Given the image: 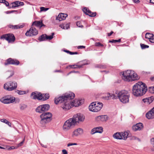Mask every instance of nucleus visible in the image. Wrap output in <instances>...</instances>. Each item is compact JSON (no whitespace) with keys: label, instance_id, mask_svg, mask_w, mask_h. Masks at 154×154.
<instances>
[{"label":"nucleus","instance_id":"obj_1","mask_svg":"<svg viewBox=\"0 0 154 154\" xmlns=\"http://www.w3.org/2000/svg\"><path fill=\"white\" fill-rule=\"evenodd\" d=\"M75 96V94L72 92L66 93L61 96L55 97V103L56 104L59 103H61V106L63 109L68 110L72 107L71 100L73 99Z\"/></svg>","mask_w":154,"mask_h":154},{"label":"nucleus","instance_id":"obj_2","mask_svg":"<svg viewBox=\"0 0 154 154\" xmlns=\"http://www.w3.org/2000/svg\"><path fill=\"white\" fill-rule=\"evenodd\" d=\"M147 90V88L145 84L139 82L133 86L132 94L137 97L141 96L145 94Z\"/></svg>","mask_w":154,"mask_h":154},{"label":"nucleus","instance_id":"obj_3","mask_svg":"<svg viewBox=\"0 0 154 154\" xmlns=\"http://www.w3.org/2000/svg\"><path fill=\"white\" fill-rule=\"evenodd\" d=\"M122 78L125 81L130 82L139 79L137 74L134 71L130 70H127L121 73Z\"/></svg>","mask_w":154,"mask_h":154},{"label":"nucleus","instance_id":"obj_4","mask_svg":"<svg viewBox=\"0 0 154 154\" xmlns=\"http://www.w3.org/2000/svg\"><path fill=\"white\" fill-rule=\"evenodd\" d=\"M115 93L121 102L124 103L128 102L129 94L128 91L125 90L120 91H116Z\"/></svg>","mask_w":154,"mask_h":154},{"label":"nucleus","instance_id":"obj_5","mask_svg":"<svg viewBox=\"0 0 154 154\" xmlns=\"http://www.w3.org/2000/svg\"><path fill=\"white\" fill-rule=\"evenodd\" d=\"M52 114L49 112L42 113L40 116L41 119L40 123L42 126H44L47 123L50 122L51 120Z\"/></svg>","mask_w":154,"mask_h":154},{"label":"nucleus","instance_id":"obj_6","mask_svg":"<svg viewBox=\"0 0 154 154\" xmlns=\"http://www.w3.org/2000/svg\"><path fill=\"white\" fill-rule=\"evenodd\" d=\"M103 106L102 103L98 102H94L92 103L89 106L90 111L94 112H97L100 111Z\"/></svg>","mask_w":154,"mask_h":154},{"label":"nucleus","instance_id":"obj_7","mask_svg":"<svg viewBox=\"0 0 154 154\" xmlns=\"http://www.w3.org/2000/svg\"><path fill=\"white\" fill-rule=\"evenodd\" d=\"M75 125V122L72 118H70L64 122L63 129L64 131H66L73 128Z\"/></svg>","mask_w":154,"mask_h":154},{"label":"nucleus","instance_id":"obj_8","mask_svg":"<svg viewBox=\"0 0 154 154\" xmlns=\"http://www.w3.org/2000/svg\"><path fill=\"white\" fill-rule=\"evenodd\" d=\"M17 84L15 82L10 81L5 83L4 88L5 90L8 91H12L16 88Z\"/></svg>","mask_w":154,"mask_h":154},{"label":"nucleus","instance_id":"obj_9","mask_svg":"<svg viewBox=\"0 0 154 154\" xmlns=\"http://www.w3.org/2000/svg\"><path fill=\"white\" fill-rule=\"evenodd\" d=\"M128 136V132H117L113 135V137L116 139L125 140Z\"/></svg>","mask_w":154,"mask_h":154},{"label":"nucleus","instance_id":"obj_10","mask_svg":"<svg viewBox=\"0 0 154 154\" xmlns=\"http://www.w3.org/2000/svg\"><path fill=\"white\" fill-rule=\"evenodd\" d=\"M0 38L1 39L6 40L9 43L13 42L15 39L14 35L11 33L3 35Z\"/></svg>","mask_w":154,"mask_h":154},{"label":"nucleus","instance_id":"obj_11","mask_svg":"<svg viewBox=\"0 0 154 154\" xmlns=\"http://www.w3.org/2000/svg\"><path fill=\"white\" fill-rule=\"evenodd\" d=\"M14 97L8 96L0 99L1 101L5 104H9L14 102L15 101Z\"/></svg>","mask_w":154,"mask_h":154},{"label":"nucleus","instance_id":"obj_12","mask_svg":"<svg viewBox=\"0 0 154 154\" xmlns=\"http://www.w3.org/2000/svg\"><path fill=\"white\" fill-rule=\"evenodd\" d=\"M72 119L74 120L76 124L77 123H79L80 122L83 121L85 119V117L82 114H78L74 115Z\"/></svg>","mask_w":154,"mask_h":154},{"label":"nucleus","instance_id":"obj_13","mask_svg":"<svg viewBox=\"0 0 154 154\" xmlns=\"http://www.w3.org/2000/svg\"><path fill=\"white\" fill-rule=\"evenodd\" d=\"M38 34V32L35 28L32 27L27 31L25 34L27 36H33L37 35Z\"/></svg>","mask_w":154,"mask_h":154},{"label":"nucleus","instance_id":"obj_14","mask_svg":"<svg viewBox=\"0 0 154 154\" xmlns=\"http://www.w3.org/2000/svg\"><path fill=\"white\" fill-rule=\"evenodd\" d=\"M19 63L20 62L18 60L11 58H9L6 60L4 64L6 66L9 64L18 65Z\"/></svg>","mask_w":154,"mask_h":154},{"label":"nucleus","instance_id":"obj_15","mask_svg":"<svg viewBox=\"0 0 154 154\" xmlns=\"http://www.w3.org/2000/svg\"><path fill=\"white\" fill-rule=\"evenodd\" d=\"M84 132L83 129L80 128H79L75 129L73 131L72 136L74 137H77L83 134Z\"/></svg>","mask_w":154,"mask_h":154},{"label":"nucleus","instance_id":"obj_16","mask_svg":"<svg viewBox=\"0 0 154 154\" xmlns=\"http://www.w3.org/2000/svg\"><path fill=\"white\" fill-rule=\"evenodd\" d=\"M72 106L77 107L82 104L84 103V100L82 99L78 100L75 99L72 101L71 100Z\"/></svg>","mask_w":154,"mask_h":154},{"label":"nucleus","instance_id":"obj_17","mask_svg":"<svg viewBox=\"0 0 154 154\" xmlns=\"http://www.w3.org/2000/svg\"><path fill=\"white\" fill-rule=\"evenodd\" d=\"M41 93L35 91L32 93L31 95V97L32 99H37L38 100L42 99L41 96Z\"/></svg>","mask_w":154,"mask_h":154},{"label":"nucleus","instance_id":"obj_18","mask_svg":"<svg viewBox=\"0 0 154 154\" xmlns=\"http://www.w3.org/2000/svg\"><path fill=\"white\" fill-rule=\"evenodd\" d=\"M83 12L86 14L88 15L89 16L93 17L96 15V12H92L90 10L86 8H84L82 10Z\"/></svg>","mask_w":154,"mask_h":154},{"label":"nucleus","instance_id":"obj_19","mask_svg":"<svg viewBox=\"0 0 154 154\" xmlns=\"http://www.w3.org/2000/svg\"><path fill=\"white\" fill-rule=\"evenodd\" d=\"M103 98L105 100H108L111 98L116 99L117 98V97L114 94L107 93L106 94V96L103 97Z\"/></svg>","mask_w":154,"mask_h":154},{"label":"nucleus","instance_id":"obj_20","mask_svg":"<svg viewBox=\"0 0 154 154\" xmlns=\"http://www.w3.org/2000/svg\"><path fill=\"white\" fill-rule=\"evenodd\" d=\"M146 117L148 119L154 118V107L146 113Z\"/></svg>","mask_w":154,"mask_h":154},{"label":"nucleus","instance_id":"obj_21","mask_svg":"<svg viewBox=\"0 0 154 154\" xmlns=\"http://www.w3.org/2000/svg\"><path fill=\"white\" fill-rule=\"evenodd\" d=\"M143 128V124L142 123H139L137 124L133 127V130L136 131L137 130H140Z\"/></svg>","mask_w":154,"mask_h":154},{"label":"nucleus","instance_id":"obj_22","mask_svg":"<svg viewBox=\"0 0 154 154\" xmlns=\"http://www.w3.org/2000/svg\"><path fill=\"white\" fill-rule=\"evenodd\" d=\"M67 16L68 15L66 14L60 13L59 14L57 17H56V19L59 21L63 20L66 19Z\"/></svg>","mask_w":154,"mask_h":154},{"label":"nucleus","instance_id":"obj_23","mask_svg":"<svg viewBox=\"0 0 154 154\" xmlns=\"http://www.w3.org/2000/svg\"><path fill=\"white\" fill-rule=\"evenodd\" d=\"M24 26V25L23 24L21 25H9V27L12 29H20L23 28Z\"/></svg>","mask_w":154,"mask_h":154},{"label":"nucleus","instance_id":"obj_24","mask_svg":"<svg viewBox=\"0 0 154 154\" xmlns=\"http://www.w3.org/2000/svg\"><path fill=\"white\" fill-rule=\"evenodd\" d=\"M32 25H35L39 27L40 28L42 27L43 26H45L42 22L39 21H35L32 24Z\"/></svg>","mask_w":154,"mask_h":154},{"label":"nucleus","instance_id":"obj_25","mask_svg":"<svg viewBox=\"0 0 154 154\" xmlns=\"http://www.w3.org/2000/svg\"><path fill=\"white\" fill-rule=\"evenodd\" d=\"M18 1H16L11 3L9 5V8H14L18 7Z\"/></svg>","mask_w":154,"mask_h":154},{"label":"nucleus","instance_id":"obj_26","mask_svg":"<svg viewBox=\"0 0 154 154\" xmlns=\"http://www.w3.org/2000/svg\"><path fill=\"white\" fill-rule=\"evenodd\" d=\"M60 26L63 29H68L69 28V23H62L60 25Z\"/></svg>","mask_w":154,"mask_h":154},{"label":"nucleus","instance_id":"obj_27","mask_svg":"<svg viewBox=\"0 0 154 154\" xmlns=\"http://www.w3.org/2000/svg\"><path fill=\"white\" fill-rule=\"evenodd\" d=\"M41 96H42V99L41 100H46L47 99H48L49 97V96L48 94H41Z\"/></svg>","mask_w":154,"mask_h":154},{"label":"nucleus","instance_id":"obj_28","mask_svg":"<svg viewBox=\"0 0 154 154\" xmlns=\"http://www.w3.org/2000/svg\"><path fill=\"white\" fill-rule=\"evenodd\" d=\"M97 118L101 121H106L107 120V117L106 116H98Z\"/></svg>","mask_w":154,"mask_h":154},{"label":"nucleus","instance_id":"obj_29","mask_svg":"<svg viewBox=\"0 0 154 154\" xmlns=\"http://www.w3.org/2000/svg\"><path fill=\"white\" fill-rule=\"evenodd\" d=\"M43 112L48 111L49 108V105L48 104H44L42 105Z\"/></svg>","mask_w":154,"mask_h":154},{"label":"nucleus","instance_id":"obj_30","mask_svg":"<svg viewBox=\"0 0 154 154\" xmlns=\"http://www.w3.org/2000/svg\"><path fill=\"white\" fill-rule=\"evenodd\" d=\"M46 35L43 34L38 39L40 42L45 41L46 39Z\"/></svg>","mask_w":154,"mask_h":154},{"label":"nucleus","instance_id":"obj_31","mask_svg":"<svg viewBox=\"0 0 154 154\" xmlns=\"http://www.w3.org/2000/svg\"><path fill=\"white\" fill-rule=\"evenodd\" d=\"M36 112L40 113L43 112H44L43 110L42 107V105H40L37 107L36 109Z\"/></svg>","mask_w":154,"mask_h":154},{"label":"nucleus","instance_id":"obj_32","mask_svg":"<svg viewBox=\"0 0 154 154\" xmlns=\"http://www.w3.org/2000/svg\"><path fill=\"white\" fill-rule=\"evenodd\" d=\"M15 92L20 95H23L26 94V92L25 91H20L18 90H16Z\"/></svg>","mask_w":154,"mask_h":154},{"label":"nucleus","instance_id":"obj_33","mask_svg":"<svg viewBox=\"0 0 154 154\" xmlns=\"http://www.w3.org/2000/svg\"><path fill=\"white\" fill-rule=\"evenodd\" d=\"M85 65V64H83L82 65H79V66L74 65H70V66H70L71 68L75 69V68H80L82 66H83V65Z\"/></svg>","mask_w":154,"mask_h":154},{"label":"nucleus","instance_id":"obj_34","mask_svg":"<svg viewBox=\"0 0 154 154\" xmlns=\"http://www.w3.org/2000/svg\"><path fill=\"white\" fill-rule=\"evenodd\" d=\"M153 36V34H151L149 33H147L145 35V38L148 39H150L151 37Z\"/></svg>","mask_w":154,"mask_h":154},{"label":"nucleus","instance_id":"obj_35","mask_svg":"<svg viewBox=\"0 0 154 154\" xmlns=\"http://www.w3.org/2000/svg\"><path fill=\"white\" fill-rule=\"evenodd\" d=\"M96 128L97 131H98L97 132V133H101L103 132V128L102 127H98Z\"/></svg>","mask_w":154,"mask_h":154},{"label":"nucleus","instance_id":"obj_36","mask_svg":"<svg viewBox=\"0 0 154 154\" xmlns=\"http://www.w3.org/2000/svg\"><path fill=\"white\" fill-rule=\"evenodd\" d=\"M148 100V103H151L154 100V98L153 96L147 98Z\"/></svg>","mask_w":154,"mask_h":154},{"label":"nucleus","instance_id":"obj_37","mask_svg":"<svg viewBox=\"0 0 154 154\" xmlns=\"http://www.w3.org/2000/svg\"><path fill=\"white\" fill-rule=\"evenodd\" d=\"M54 35V33H52V35H51L48 36L46 35V39L51 40L53 38V35Z\"/></svg>","mask_w":154,"mask_h":154},{"label":"nucleus","instance_id":"obj_38","mask_svg":"<svg viewBox=\"0 0 154 154\" xmlns=\"http://www.w3.org/2000/svg\"><path fill=\"white\" fill-rule=\"evenodd\" d=\"M97 131L96 128H94L92 129L91 130V134H93L95 133H97Z\"/></svg>","mask_w":154,"mask_h":154},{"label":"nucleus","instance_id":"obj_39","mask_svg":"<svg viewBox=\"0 0 154 154\" xmlns=\"http://www.w3.org/2000/svg\"><path fill=\"white\" fill-rule=\"evenodd\" d=\"M140 46L142 49H144L146 48H148L149 47V46L148 45H145L143 44H140Z\"/></svg>","mask_w":154,"mask_h":154},{"label":"nucleus","instance_id":"obj_40","mask_svg":"<svg viewBox=\"0 0 154 154\" xmlns=\"http://www.w3.org/2000/svg\"><path fill=\"white\" fill-rule=\"evenodd\" d=\"M121 42V39H120L118 40H110L109 41V42H110V43H116V42Z\"/></svg>","mask_w":154,"mask_h":154},{"label":"nucleus","instance_id":"obj_41","mask_svg":"<svg viewBox=\"0 0 154 154\" xmlns=\"http://www.w3.org/2000/svg\"><path fill=\"white\" fill-rule=\"evenodd\" d=\"M77 26L79 27L82 28L83 26L82 25L81 22L80 21H78L76 23Z\"/></svg>","mask_w":154,"mask_h":154},{"label":"nucleus","instance_id":"obj_42","mask_svg":"<svg viewBox=\"0 0 154 154\" xmlns=\"http://www.w3.org/2000/svg\"><path fill=\"white\" fill-rule=\"evenodd\" d=\"M26 105L24 104H23L20 105V108L21 110H23L26 107Z\"/></svg>","mask_w":154,"mask_h":154},{"label":"nucleus","instance_id":"obj_43","mask_svg":"<svg viewBox=\"0 0 154 154\" xmlns=\"http://www.w3.org/2000/svg\"><path fill=\"white\" fill-rule=\"evenodd\" d=\"M48 9L49 8H45L44 7H41L40 8L41 11H47Z\"/></svg>","mask_w":154,"mask_h":154},{"label":"nucleus","instance_id":"obj_44","mask_svg":"<svg viewBox=\"0 0 154 154\" xmlns=\"http://www.w3.org/2000/svg\"><path fill=\"white\" fill-rule=\"evenodd\" d=\"M95 45L96 46H103V45L101 44L100 42H96L95 43Z\"/></svg>","mask_w":154,"mask_h":154},{"label":"nucleus","instance_id":"obj_45","mask_svg":"<svg viewBox=\"0 0 154 154\" xmlns=\"http://www.w3.org/2000/svg\"><path fill=\"white\" fill-rule=\"evenodd\" d=\"M78 144L76 143H69L67 144V146L73 145H77Z\"/></svg>","mask_w":154,"mask_h":154},{"label":"nucleus","instance_id":"obj_46","mask_svg":"<svg viewBox=\"0 0 154 154\" xmlns=\"http://www.w3.org/2000/svg\"><path fill=\"white\" fill-rule=\"evenodd\" d=\"M24 141H25V139H24L23 140L22 142H21L20 143H19L18 144L17 146V148L18 147L20 146H22V145H23V143Z\"/></svg>","mask_w":154,"mask_h":154},{"label":"nucleus","instance_id":"obj_47","mask_svg":"<svg viewBox=\"0 0 154 154\" xmlns=\"http://www.w3.org/2000/svg\"><path fill=\"white\" fill-rule=\"evenodd\" d=\"M149 91L151 93H154V86L153 87H150Z\"/></svg>","mask_w":154,"mask_h":154},{"label":"nucleus","instance_id":"obj_48","mask_svg":"<svg viewBox=\"0 0 154 154\" xmlns=\"http://www.w3.org/2000/svg\"><path fill=\"white\" fill-rule=\"evenodd\" d=\"M8 121V120L4 119H1V122L4 123L5 124Z\"/></svg>","mask_w":154,"mask_h":154},{"label":"nucleus","instance_id":"obj_49","mask_svg":"<svg viewBox=\"0 0 154 154\" xmlns=\"http://www.w3.org/2000/svg\"><path fill=\"white\" fill-rule=\"evenodd\" d=\"M149 41L152 43H154V36L152 37H151L149 39Z\"/></svg>","mask_w":154,"mask_h":154},{"label":"nucleus","instance_id":"obj_50","mask_svg":"<svg viewBox=\"0 0 154 154\" xmlns=\"http://www.w3.org/2000/svg\"><path fill=\"white\" fill-rule=\"evenodd\" d=\"M4 4L7 7L9 6V3L5 0L4 1Z\"/></svg>","mask_w":154,"mask_h":154},{"label":"nucleus","instance_id":"obj_51","mask_svg":"<svg viewBox=\"0 0 154 154\" xmlns=\"http://www.w3.org/2000/svg\"><path fill=\"white\" fill-rule=\"evenodd\" d=\"M62 152L63 154H68L67 152L66 149L62 150Z\"/></svg>","mask_w":154,"mask_h":154},{"label":"nucleus","instance_id":"obj_52","mask_svg":"<svg viewBox=\"0 0 154 154\" xmlns=\"http://www.w3.org/2000/svg\"><path fill=\"white\" fill-rule=\"evenodd\" d=\"M24 3L23 2H20L18 1V6H22L23 5Z\"/></svg>","mask_w":154,"mask_h":154},{"label":"nucleus","instance_id":"obj_53","mask_svg":"<svg viewBox=\"0 0 154 154\" xmlns=\"http://www.w3.org/2000/svg\"><path fill=\"white\" fill-rule=\"evenodd\" d=\"M85 46H79L77 47V48L78 49H82L85 48Z\"/></svg>","mask_w":154,"mask_h":154},{"label":"nucleus","instance_id":"obj_54","mask_svg":"<svg viewBox=\"0 0 154 154\" xmlns=\"http://www.w3.org/2000/svg\"><path fill=\"white\" fill-rule=\"evenodd\" d=\"M9 73H10V76H9V77L8 78H9L10 77L12 76L14 74V72H13L12 71H11L9 72Z\"/></svg>","mask_w":154,"mask_h":154},{"label":"nucleus","instance_id":"obj_55","mask_svg":"<svg viewBox=\"0 0 154 154\" xmlns=\"http://www.w3.org/2000/svg\"><path fill=\"white\" fill-rule=\"evenodd\" d=\"M151 142L152 144L153 145V146L154 147V137L151 139Z\"/></svg>","mask_w":154,"mask_h":154},{"label":"nucleus","instance_id":"obj_56","mask_svg":"<svg viewBox=\"0 0 154 154\" xmlns=\"http://www.w3.org/2000/svg\"><path fill=\"white\" fill-rule=\"evenodd\" d=\"M99 67L100 68H105L106 66L104 65H100Z\"/></svg>","mask_w":154,"mask_h":154},{"label":"nucleus","instance_id":"obj_57","mask_svg":"<svg viewBox=\"0 0 154 154\" xmlns=\"http://www.w3.org/2000/svg\"><path fill=\"white\" fill-rule=\"evenodd\" d=\"M143 101L144 103H146V102L148 103V100L147 98L143 99Z\"/></svg>","mask_w":154,"mask_h":154},{"label":"nucleus","instance_id":"obj_58","mask_svg":"<svg viewBox=\"0 0 154 154\" xmlns=\"http://www.w3.org/2000/svg\"><path fill=\"white\" fill-rule=\"evenodd\" d=\"M6 124L8 125L9 127H11V123L10 122H9L8 121H7V122Z\"/></svg>","mask_w":154,"mask_h":154},{"label":"nucleus","instance_id":"obj_59","mask_svg":"<svg viewBox=\"0 0 154 154\" xmlns=\"http://www.w3.org/2000/svg\"><path fill=\"white\" fill-rule=\"evenodd\" d=\"M132 1L135 3H138L140 2L139 0H132Z\"/></svg>","mask_w":154,"mask_h":154},{"label":"nucleus","instance_id":"obj_60","mask_svg":"<svg viewBox=\"0 0 154 154\" xmlns=\"http://www.w3.org/2000/svg\"><path fill=\"white\" fill-rule=\"evenodd\" d=\"M17 147H15L14 146H12L11 147L9 148V149H17Z\"/></svg>","mask_w":154,"mask_h":154},{"label":"nucleus","instance_id":"obj_61","mask_svg":"<svg viewBox=\"0 0 154 154\" xmlns=\"http://www.w3.org/2000/svg\"><path fill=\"white\" fill-rule=\"evenodd\" d=\"M73 72H75V71H71L70 72H69L68 73V74H67V75H68L70 74V73H73Z\"/></svg>","mask_w":154,"mask_h":154},{"label":"nucleus","instance_id":"obj_62","mask_svg":"<svg viewBox=\"0 0 154 154\" xmlns=\"http://www.w3.org/2000/svg\"><path fill=\"white\" fill-rule=\"evenodd\" d=\"M113 33V32L112 31L109 33H108V35L109 36H110L112 33Z\"/></svg>","mask_w":154,"mask_h":154},{"label":"nucleus","instance_id":"obj_63","mask_svg":"<svg viewBox=\"0 0 154 154\" xmlns=\"http://www.w3.org/2000/svg\"><path fill=\"white\" fill-rule=\"evenodd\" d=\"M40 143L41 145V146H42V147H45V148H46L47 147V146L46 145H45L42 144V143Z\"/></svg>","mask_w":154,"mask_h":154},{"label":"nucleus","instance_id":"obj_64","mask_svg":"<svg viewBox=\"0 0 154 154\" xmlns=\"http://www.w3.org/2000/svg\"><path fill=\"white\" fill-rule=\"evenodd\" d=\"M150 2L151 3L154 4V0H150Z\"/></svg>","mask_w":154,"mask_h":154}]
</instances>
